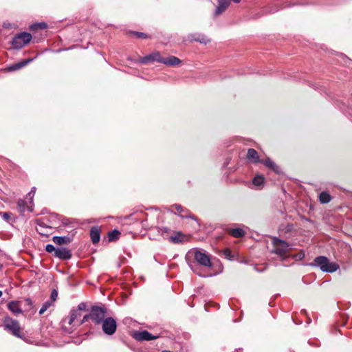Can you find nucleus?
Masks as SVG:
<instances>
[{"mask_svg": "<svg viewBox=\"0 0 352 352\" xmlns=\"http://www.w3.org/2000/svg\"><path fill=\"white\" fill-rule=\"evenodd\" d=\"M311 265L318 267L324 272L333 273L336 272L339 265L336 263L331 262L326 256H319L315 258Z\"/></svg>", "mask_w": 352, "mask_h": 352, "instance_id": "nucleus-1", "label": "nucleus"}, {"mask_svg": "<svg viewBox=\"0 0 352 352\" xmlns=\"http://www.w3.org/2000/svg\"><path fill=\"white\" fill-rule=\"evenodd\" d=\"M108 316L106 314V309L100 307H94L89 315L85 316L79 324H82L87 320L88 318H91L93 322L96 324H102Z\"/></svg>", "mask_w": 352, "mask_h": 352, "instance_id": "nucleus-2", "label": "nucleus"}, {"mask_svg": "<svg viewBox=\"0 0 352 352\" xmlns=\"http://www.w3.org/2000/svg\"><path fill=\"white\" fill-rule=\"evenodd\" d=\"M272 243L274 245L272 252L282 258H285L287 256L289 245L287 242L277 238H274Z\"/></svg>", "mask_w": 352, "mask_h": 352, "instance_id": "nucleus-3", "label": "nucleus"}, {"mask_svg": "<svg viewBox=\"0 0 352 352\" xmlns=\"http://www.w3.org/2000/svg\"><path fill=\"white\" fill-rule=\"evenodd\" d=\"M32 39V35L30 33L21 32L16 34L12 39V45L14 49H21L27 45Z\"/></svg>", "mask_w": 352, "mask_h": 352, "instance_id": "nucleus-4", "label": "nucleus"}, {"mask_svg": "<svg viewBox=\"0 0 352 352\" xmlns=\"http://www.w3.org/2000/svg\"><path fill=\"white\" fill-rule=\"evenodd\" d=\"M192 253L194 258L198 264L206 267H212L210 255L199 250H195Z\"/></svg>", "mask_w": 352, "mask_h": 352, "instance_id": "nucleus-5", "label": "nucleus"}, {"mask_svg": "<svg viewBox=\"0 0 352 352\" xmlns=\"http://www.w3.org/2000/svg\"><path fill=\"white\" fill-rule=\"evenodd\" d=\"M4 327L6 329L12 332V333L15 336L21 337V327L18 321L13 320L10 318H6L4 320Z\"/></svg>", "mask_w": 352, "mask_h": 352, "instance_id": "nucleus-6", "label": "nucleus"}, {"mask_svg": "<svg viewBox=\"0 0 352 352\" xmlns=\"http://www.w3.org/2000/svg\"><path fill=\"white\" fill-rule=\"evenodd\" d=\"M101 324L103 332L107 335H113L116 331V321L112 317L107 318Z\"/></svg>", "mask_w": 352, "mask_h": 352, "instance_id": "nucleus-7", "label": "nucleus"}, {"mask_svg": "<svg viewBox=\"0 0 352 352\" xmlns=\"http://www.w3.org/2000/svg\"><path fill=\"white\" fill-rule=\"evenodd\" d=\"M164 57H162L159 52H154L147 56L140 58L139 62L142 64L148 62H157L162 63Z\"/></svg>", "mask_w": 352, "mask_h": 352, "instance_id": "nucleus-8", "label": "nucleus"}, {"mask_svg": "<svg viewBox=\"0 0 352 352\" xmlns=\"http://www.w3.org/2000/svg\"><path fill=\"white\" fill-rule=\"evenodd\" d=\"M158 338L159 336H153L147 331H138L134 334V338L138 341H149Z\"/></svg>", "mask_w": 352, "mask_h": 352, "instance_id": "nucleus-9", "label": "nucleus"}, {"mask_svg": "<svg viewBox=\"0 0 352 352\" xmlns=\"http://www.w3.org/2000/svg\"><path fill=\"white\" fill-rule=\"evenodd\" d=\"M54 256L61 260H69L72 257V252L65 248H58L54 254Z\"/></svg>", "mask_w": 352, "mask_h": 352, "instance_id": "nucleus-10", "label": "nucleus"}, {"mask_svg": "<svg viewBox=\"0 0 352 352\" xmlns=\"http://www.w3.org/2000/svg\"><path fill=\"white\" fill-rule=\"evenodd\" d=\"M230 0H219L218 6L215 10L214 15L218 16L223 13L229 6Z\"/></svg>", "mask_w": 352, "mask_h": 352, "instance_id": "nucleus-11", "label": "nucleus"}, {"mask_svg": "<svg viewBox=\"0 0 352 352\" xmlns=\"http://www.w3.org/2000/svg\"><path fill=\"white\" fill-rule=\"evenodd\" d=\"M182 60L176 56H169L166 58H164L162 63L170 67H175L179 65Z\"/></svg>", "mask_w": 352, "mask_h": 352, "instance_id": "nucleus-12", "label": "nucleus"}, {"mask_svg": "<svg viewBox=\"0 0 352 352\" xmlns=\"http://www.w3.org/2000/svg\"><path fill=\"white\" fill-rule=\"evenodd\" d=\"M8 307L10 311L13 314H19L22 313V309L21 308L19 302L18 301H12L8 303Z\"/></svg>", "mask_w": 352, "mask_h": 352, "instance_id": "nucleus-13", "label": "nucleus"}, {"mask_svg": "<svg viewBox=\"0 0 352 352\" xmlns=\"http://www.w3.org/2000/svg\"><path fill=\"white\" fill-rule=\"evenodd\" d=\"M32 61V59L25 60L23 61H21L20 63L12 65L6 68V70L8 72H13L17 69H19L26 65H28L29 63Z\"/></svg>", "mask_w": 352, "mask_h": 352, "instance_id": "nucleus-14", "label": "nucleus"}, {"mask_svg": "<svg viewBox=\"0 0 352 352\" xmlns=\"http://www.w3.org/2000/svg\"><path fill=\"white\" fill-rule=\"evenodd\" d=\"M185 236L181 232H173L170 241L173 243H178L184 241Z\"/></svg>", "mask_w": 352, "mask_h": 352, "instance_id": "nucleus-15", "label": "nucleus"}, {"mask_svg": "<svg viewBox=\"0 0 352 352\" xmlns=\"http://www.w3.org/2000/svg\"><path fill=\"white\" fill-rule=\"evenodd\" d=\"M90 236L94 244H96L99 242L100 234V230L97 227H94L91 229Z\"/></svg>", "mask_w": 352, "mask_h": 352, "instance_id": "nucleus-16", "label": "nucleus"}, {"mask_svg": "<svg viewBox=\"0 0 352 352\" xmlns=\"http://www.w3.org/2000/svg\"><path fill=\"white\" fill-rule=\"evenodd\" d=\"M247 158L254 163L261 162L257 151L253 148H249L247 153Z\"/></svg>", "mask_w": 352, "mask_h": 352, "instance_id": "nucleus-17", "label": "nucleus"}, {"mask_svg": "<svg viewBox=\"0 0 352 352\" xmlns=\"http://www.w3.org/2000/svg\"><path fill=\"white\" fill-rule=\"evenodd\" d=\"M53 242L56 243V245H63V244H67L71 242V239L67 236H55L52 238Z\"/></svg>", "mask_w": 352, "mask_h": 352, "instance_id": "nucleus-18", "label": "nucleus"}, {"mask_svg": "<svg viewBox=\"0 0 352 352\" xmlns=\"http://www.w3.org/2000/svg\"><path fill=\"white\" fill-rule=\"evenodd\" d=\"M261 162L264 164L267 167L273 170L274 172H276L277 173H280L279 167L274 162H272L270 158H267L265 160L261 161Z\"/></svg>", "mask_w": 352, "mask_h": 352, "instance_id": "nucleus-19", "label": "nucleus"}, {"mask_svg": "<svg viewBox=\"0 0 352 352\" xmlns=\"http://www.w3.org/2000/svg\"><path fill=\"white\" fill-rule=\"evenodd\" d=\"M175 210L177 213L182 217H188V211L183 208L180 205L175 204L172 206V210Z\"/></svg>", "mask_w": 352, "mask_h": 352, "instance_id": "nucleus-20", "label": "nucleus"}, {"mask_svg": "<svg viewBox=\"0 0 352 352\" xmlns=\"http://www.w3.org/2000/svg\"><path fill=\"white\" fill-rule=\"evenodd\" d=\"M158 232H159V233H160V234L162 235V237L170 240L171 234H172V231L170 228H168V227L163 226V227L159 228Z\"/></svg>", "mask_w": 352, "mask_h": 352, "instance_id": "nucleus-21", "label": "nucleus"}, {"mask_svg": "<svg viewBox=\"0 0 352 352\" xmlns=\"http://www.w3.org/2000/svg\"><path fill=\"white\" fill-rule=\"evenodd\" d=\"M229 232L236 238H240L245 235V232L241 228H232L229 230Z\"/></svg>", "mask_w": 352, "mask_h": 352, "instance_id": "nucleus-22", "label": "nucleus"}, {"mask_svg": "<svg viewBox=\"0 0 352 352\" xmlns=\"http://www.w3.org/2000/svg\"><path fill=\"white\" fill-rule=\"evenodd\" d=\"M80 316V312L78 310L73 309L70 312L67 323L72 324L75 320Z\"/></svg>", "mask_w": 352, "mask_h": 352, "instance_id": "nucleus-23", "label": "nucleus"}, {"mask_svg": "<svg viewBox=\"0 0 352 352\" xmlns=\"http://www.w3.org/2000/svg\"><path fill=\"white\" fill-rule=\"evenodd\" d=\"M17 208L18 210L21 213L24 212L27 210H29V206H27L26 201L23 199H19L17 201Z\"/></svg>", "mask_w": 352, "mask_h": 352, "instance_id": "nucleus-24", "label": "nucleus"}, {"mask_svg": "<svg viewBox=\"0 0 352 352\" xmlns=\"http://www.w3.org/2000/svg\"><path fill=\"white\" fill-rule=\"evenodd\" d=\"M319 199L322 204H327L331 201V197L329 193L322 192L319 195Z\"/></svg>", "mask_w": 352, "mask_h": 352, "instance_id": "nucleus-25", "label": "nucleus"}, {"mask_svg": "<svg viewBox=\"0 0 352 352\" xmlns=\"http://www.w3.org/2000/svg\"><path fill=\"white\" fill-rule=\"evenodd\" d=\"M264 177L261 175H256L254 179H253V184L256 186H258V187H260L261 186L263 183H264Z\"/></svg>", "mask_w": 352, "mask_h": 352, "instance_id": "nucleus-26", "label": "nucleus"}, {"mask_svg": "<svg viewBox=\"0 0 352 352\" xmlns=\"http://www.w3.org/2000/svg\"><path fill=\"white\" fill-rule=\"evenodd\" d=\"M120 235V232L117 230H114L109 233V234H108L109 240L110 241L116 240L117 239H118Z\"/></svg>", "mask_w": 352, "mask_h": 352, "instance_id": "nucleus-27", "label": "nucleus"}, {"mask_svg": "<svg viewBox=\"0 0 352 352\" xmlns=\"http://www.w3.org/2000/svg\"><path fill=\"white\" fill-rule=\"evenodd\" d=\"M52 305V302L50 300H47L42 306L39 311V314L42 315L43 314L47 309Z\"/></svg>", "mask_w": 352, "mask_h": 352, "instance_id": "nucleus-28", "label": "nucleus"}, {"mask_svg": "<svg viewBox=\"0 0 352 352\" xmlns=\"http://www.w3.org/2000/svg\"><path fill=\"white\" fill-rule=\"evenodd\" d=\"M223 254L225 258H226L228 260H232L234 258V256L232 254V252L229 249L224 250L223 251Z\"/></svg>", "mask_w": 352, "mask_h": 352, "instance_id": "nucleus-29", "label": "nucleus"}, {"mask_svg": "<svg viewBox=\"0 0 352 352\" xmlns=\"http://www.w3.org/2000/svg\"><path fill=\"white\" fill-rule=\"evenodd\" d=\"M57 248H56L52 244H47L45 247V250L49 253H54V254L56 252Z\"/></svg>", "mask_w": 352, "mask_h": 352, "instance_id": "nucleus-30", "label": "nucleus"}, {"mask_svg": "<svg viewBox=\"0 0 352 352\" xmlns=\"http://www.w3.org/2000/svg\"><path fill=\"white\" fill-rule=\"evenodd\" d=\"M57 296H58L57 291L56 289H53L51 293V296H50V301L52 302V303L56 300Z\"/></svg>", "mask_w": 352, "mask_h": 352, "instance_id": "nucleus-31", "label": "nucleus"}, {"mask_svg": "<svg viewBox=\"0 0 352 352\" xmlns=\"http://www.w3.org/2000/svg\"><path fill=\"white\" fill-rule=\"evenodd\" d=\"M196 40L198 41L199 42H200L201 43H204V44H206L210 42V39L206 36H202L201 37H200Z\"/></svg>", "mask_w": 352, "mask_h": 352, "instance_id": "nucleus-32", "label": "nucleus"}, {"mask_svg": "<svg viewBox=\"0 0 352 352\" xmlns=\"http://www.w3.org/2000/svg\"><path fill=\"white\" fill-rule=\"evenodd\" d=\"M0 216L2 217V218L6 220V221H8V220L10 218V213L9 212H0Z\"/></svg>", "mask_w": 352, "mask_h": 352, "instance_id": "nucleus-33", "label": "nucleus"}, {"mask_svg": "<svg viewBox=\"0 0 352 352\" xmlns=\"http://www.w3.org/2000/svg\"><path fill=\"white\" fill-rule=\"evenodd\" d=\"M35 190H36V188L34 187V188H32L30 192L28 193V196L30 197V204L32 202L33 197H34V195L35 194Z\"/></svg>", "mask_w": 352, "mask_h": 352, "instance_id": "nucleus-34", "label": "nucleus"}, {"mask_svg": "<svg viewBox=\"0 0 352 352\" xmlns=\"http://www.w3.org/2000/svg\"><path fill=\"white\" fill-rule=\"evenodd\" d=\"M134 34H135L137 36L138 38H147V35L144 33H142V32H134Z\"/></svg>", "mask_w": 352, "mask_h": 352, "instance_id": "nucleus-35", "label": "nucleus"}, {"mask_svg": "<svg viewBox=\"0 0 352 352\" xmlns=\"http://www.w3.org/2000/svg\"><path fill=\"white\" fill-rule=\"evenodd\" d=\"M85 307H86V305H85V303H80V304L78 305V309L77 310H78V311H80V310H83V309H85Z\"/></svg>", "mask_w": 352, "mask_h": 352, "instance_id": "nucleus-36", "label": "nucleus"}, {"mask_svg": "<svg viewBox=\"0 0 352 352\" xmlns=\"http://www.w3.org/2000/svg\"><path fill=\"white\" fill-rule=\"evenodd\" d=\"M36 26H38V27H39V28H46V26H47V25H46V24H45V23H38V24H36Z\"/></svg>", "mask_w": 352, "mask_h": 352, "instance_id": "nucleus-37", "label": "nucleus"}, {"mask_svg": "<svg viewBox=\"0 0 352 352\" xmlns=\"http://www.w3.org/2000/svg\"><path fill=\"white\" fill-rule=\"evenodd\" d=\"M25 301H26V302H27V304H28V305H32V302L31 299H30V298H27V299L25 300Z\"/></svg>", "mask_w": 352, "mask_h": 352, "instance_id": "nucleus-38", "label": "nucleus"}, {"mask_svg": "<svg viewBox=\"0 0 352 352\" xmlns=\"http://www.w3.org/2000/svg\"><path fill=\"white\" fill-rule=\"evenodd\" d=\"M234 3H239L241 1V0H232Z\"/></svg>", "mask_w": 352, "mask_h": 352, "instance_id": "nucleus-39", "label": "nucleus"}, {"mask_svg": "<svg viewBox=\"0 0 352 352\" xmlns=\"http://www.w3.org/2000/svg\"><path fill=\"white\" fill-rule=\"evenodd\" d=\"M2 294H2V292H1V291H0V297L2 296Z\"/></svg>", "mask_w": 352, "mask_h": 352, "instance_id": "nucleus-40", "label": "nucleus"}, {"mask_svg": "<svg viewBox=\"0 0 352 352\" xmlns=\"http://www.w3.org/2000/svg\"><path fill=\"white\" fill-rule=\"evenodd\" d=\"M192 269L193 270V271H194L195 272H197L196 270H194L192 267Z\"/></svg>", "mask_w": 352, "mask_h": 352, "instance_id": "nucleus-41", "label": "nucleus"}]
</instances>
